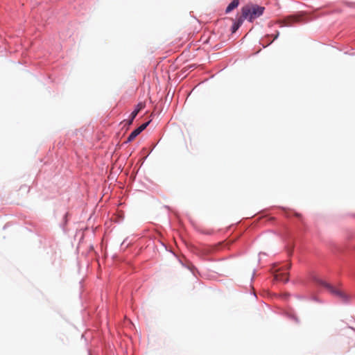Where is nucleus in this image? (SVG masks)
<instances>
[{"mask_svg":"<svg viewBox=\"0 0 355 355\" xmlns=\"http://www.w3.org/2000/svg\"><path fill=\"white\" fill-rule=\"evenodd\" d=\"M265 8L257 4L249 3L241 8V17L243 19L253 21L263 15Z\"/></svg>","mask_w":355,"mask_h":355,"instance_id":"f257e3e1","label":"nucleus"},{"mask_svg":"<svg viewBox=\"0 0 355 355\" xmlns=\"http://www.w3.org/2000/svg\"><path fill=\"white\" fill-rule=\"evenodd\" d=\"M317 282H318V284L322 285L323 286H324L325 288H327V290L331 293H332L333 295L338 297L339 298H340L343 301H347V295L343 292L340 289H338L336 288H334L333 286L330 285L329 284L327 283L326 282L323 281V280H321V279H319V280H317Z\"/></svg>","mask_w":355,"mask_h":355,"instance_id":"f03ea898","label":"nucleus"},{"mask_svg":"<svg viewBox=\"0 0 355 355\" xmlns=\"http://www.w3.org/2000/svg\"><path fill=\"white\" fill-rule=\"evenodd\" d=\"M145 107V105L143 103H139L137 104L136 109L131 113L128 121V124H131L135 119V118L137 116L139 111L142 109H144Z\"/></svg>","mask_w":355,"mask_h":355,"instance_id":"7ed1b4c3","label":"nucleus"},{"mask_svg":"<svg viewBox=\"0 0 355 355\" xmlns=\"http://www.w3.org/2000/svg\"><path fill=\"white\" fill-rule=\"evenodd\" d=\"M300 20V17L295 16H290L284 19L282 21H281V26H291L293 24L298 21Z\"/></svg>","mask_w":355,"mask_h":355,"instance_id":"20e7f679","label":"nucleus"},{"mask_svg":"<svg viewBox=\"0 0 355 355\" xmlns=\"http://www.w3.org/2000/svg\"><path fill=\"white\" fill-rule=\"evenodd\" d=\"M239 4V0H232V1L227 6L225 12L226 13L230 12L234 9L236 8Z\"/></svg>","mask_w":355,"mask_h":355,"instance_id":"39448f33","label":"nucleus"},{"mask_svg":"<svg viewBox=\"0 0 355 355\" xmlns=\"http://www.w3.org/2000/svg\"><path fill=\"white\" fill-rule=\"evenodd\" d=\"M275 278L277 281L287 282L288 281V274L287 273H277L275 275Z\"/></svg>","mask_w":355,"mask_h":355,"instance_id":"423d86ee","label":"nucleus"},{"mask_svg":"<svg viewBox=\"0 0 355 355\" xmlns=\"http://www.w3.org/2000/svg\"><path fill=\"white\" fill-rule=\"evenodd\" d=\"M243 21H244L243 18L241 16H240V17H239V19H237V21H236V22H235V23L233 24V26H232V32H233V33H234V32H236V31L239 29V27L241 26V24H243Z\"/></svg>","mask_w":355,"mask_h":355,"instance_id":"0eeeda50","label":"nucleus"},{"mask_svg":"<svg viewBox=\"0 0 355 355\" xmlns=\"http://www.w3.org/2000/svg\"><path fill=\"white\" fill-rule=\"evenodd\" d=\"M139 135V133L135 129L128 136L127 141L130 142V141H133Z\"/></svg>","mask_w":355,"mask_h":355,"instance_id":"6e6552de","label":"nucleus"},{"mask_svg":"<svg viewBox=\"0 0 355 355\" xmlns=\"http://www.w3.org/2000/svg\"><path fill=\"white\" fill-rule=\"evenodd\" d=\"M215 250L214 247H205L202 249V253L203 254H209L211 253Z\"/></svg>","mask_w":355,"mask_h":355,"instance_id":"1a4fd4ad","label":"nucleus"},{"mask_svg":"<svg viewBox=\"0 0 355 355\" xmlns=\"http://www.w3.org/2000/svg\"><path fill=\"white\" fill-rule=\"evenodd\" d=\"M150 123V121H148L146 123H143L142 125H140V127L142 128V130H145L146 128V127L148 125V124Z\"/></svg>","mask_w":355,"mask_h":355,"instance_id":"9d476101","label":"nucleus"},{"mask_svg":"<svg viewBox=\"0 0 355 355\" xmlns=\"http://www.w3.org/2000/svg\"><path fill=\"white\" fill-rule=\"evenodd\" d=\"M21 189H24L26 193L29 191V188L26 185L21 186Z\"/></svg>","mask_w":355,"mask_h":355,"instance_id":"9b49d317","label":"nucleus"},{"mask_svg":"<svg viewBox=\"0 0 355 355\" xmlns=\"http://www.w3.org/2000/svg\"><path fill=\"white\" fill-rule=\"evenodd\" d=\"M136 130L140 134L143 130L142 128L139 126L138 128L136 129Z\"/></svg>","mask_w":355,"mask_h":355,"instance_id":"f8f14e48","label":"nucleus"},{"mask_svg":"<svg viewBox=\"0 0 355 355\" xmlns=\"http://www.w3.org/2000/svg\"><path fill=\"white\" fill-rule=\"evenodd\" d=\"M278 36H279V32H277V34L274 36L272 41L276 40L278 37Z\"/></svg>","mask_w":355,"mask_h":355,"instance_id":"ddd939ff","label":"nucleus"},{"mask_svg":"<svg viewBox=\"0 0 355 355\" xmlns=\"http://www.w3.org/2000/svg\"><path fill=\"white\" fill-rule=\"evenodd\" d=\"M291 268V264H288V265L287 266V269H288V268Z\"/></svg>","mask_w":355,"mask_h":355,"instance_id":"4468645a","label":"nucleus"}]
</instances>
